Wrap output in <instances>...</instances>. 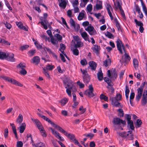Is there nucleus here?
I'll return each instance as SVG.
<instances>
[{"label": "nucleus", "mask_w": 147, "mask_h": 147, "mask_svg": "<svg viewBox=\"0 0 147 147\" xmlns=\"http://www.w3.org/2000/svg\"><path fill=\"white\" fill-rule=\"evenodd\" d=\"M137 91L138 94L136 96V99L137 101H138L141 98L142 95V92L143 91L138 89L137 90Z\"/></svg>", "instance_id": "nucleus-20"}, {"label": "nucleus", "mask_w": 147, "mask_h": 147, "mask_svg": "<svg viewBox=\"0 0 147 147\" xmlns=\"http://www.w3.org/2000/svg\"><path fill=\"white\" fill-rule=\"evenodd\" d=\"M113 83H112L109 85L107 87V88L112 93L114 92V90L113 86Z\"/></svg>", "instance_id": "nucleus-32"}, {"label": "nucleus", "mask_w": 147, "mask_h": 147, "mask_svg": "<svg viewBox=\"0 0 147 147\" xmlns=\"http://www.w3.org/2000/svg\"><path fill=\"white\" fill-rule=\"evenodd\" d=\"M17 67L22 69H24V68L26 67V66L23 65L22 63H20L19 64L17 65Z\"/></svg>", "instance_id": "nucleus-61"}, {"label": "nucleus", "mask_w": 147, "mask_h": 147, "mask_svg": "<svg viewBox=\"0 0 147 147\" xmlns=\"http://www.w3.org/2000/svg\"><path fill=\"white\" fill-rule=\"evenodd\" d=\"M147 103V90H144L142 94V98L141 101L142 105L145 106Z\"/></svg>", "instance_id": "nucleus-5"}, {"label": "nucleus", "mask_w": 147, "mask_h": 147, "mask_svg": "<svg viewBox=\"0 0 147 147\" xmlns=\"http://www.w3.org/2000/svg\"><path fill=\"white\" fill-rule=\"evenodd\" d=\"M112 123L113 124L114 127L115 128H116L117 125H119L121 123L124 125H126V121L125 120H123L119 117L113 118Z\"/></svg>", "instance_id": "nucleus-1"}, {"label": "nucleus", "mask_w": 147, "mask_h": 147, "mask_svg": "<svg viewBox=\"0 0 147 147\" xmlns=\"http://www.w3.org/2000/svg\"><path fill=\"white\" fill-rule=\"evenodd\" d=\"M65 88H67L66 92L67 93L69 96L71 97V90L70 87L67 88V87H65Z\"/></svg>", "instance_id": "nucleus-48"}, {"label": "nucleus", "mask_w": 147, "mask_h": 147, "mask_svg": "<svg viewBox=\"0 0 147 147\" xmlns=\"http://www.w3.org/2000/svg\"><path fill=\"white\" fill-rule=\"evenodd\" d=\"M92 5L91 4H89L86 7V9L89 12L92 11Z\"/></svg>", "instance_id": "nucleus-56"}, {"label": "nucleus", "mask_w": 147, "mask_h": 147, "mask_svg": "<svg viewBox=\"0 0 147 147\" xmlns=\"http://www.w3.org/2000/svg\"><path fill=\"white\" fill-rule=\"evenodd\" d=\"M63 82L65 84L68 83L70 84L71 82H72V81L68 78H65Z\"/></svg>", "instance_id": "nucleus-54"}, {"label": "nucleus", "mask_w": 147, "mask_h": 147, "mask_svg": "<svg viewBox=\"0 0 147 147\" xmlns=\"http://www.w3.org/2000/svg\"><path fill=\"white\" fill-rule=\"evenodd\" d=\"M47 33L49 36L51 38V42L54 45L57 44V39L55 38L52 35L51 32L50 30H48L47 31Z\"/></svg>", "instance_id": "nucleus-9"}, {"label": "nucleus", "mask_w": 147, "mask_h": 147, "mask_svg": "<svg viewBox=\"0 0 147 147\" xmlns=\"http://www.w3.org/2000/svg\"><path fill=\"white\" fill-rule=\"evenodd\" d=\"M20 74L24 76L26 74L27 72L24 69H21V70L20 71Z\"/></svg>", "instance_id": "nucleus-51"}, {"label": "nucleus", "mask_w": 147, "mask_h": 147, "mask_svg": "<svg viewBox=\"0 0 147 147\" xmlns=\"http://www.w3.org/2000/svg\"><path fill=\"white\" fill-rule=\"evenodd\" d=\"M117 111L119 112V115L120 117H123L124 115L123 111V109H118Z\"/></svg>", "instance_id": "nucleus-42"}, {"label": "nucleus", "mask_w": 147, "mask_h": 147, "mask_svg": "<svg viewBox=\"0 0 147 147\" xmlns=\"http://www.w3.org/2000/svg\"><path fill=\"white\" fill-rule=\"evenodd\" d=\"M133 63L135 68L136 69L138 66V61L136 59H134L133 60Z\"/></svg>", "instance_id": "nucleus-36"}, {"label": "nucleus", "mask_w": 147, "mask_h": 147, "mask_svg": "<svg viewBox=\"0 0 147 147\" xmlns=\"http://www.w3.org/2000/svg\"><path fill=\"white\" fill-rule=\"evenodd\" d=\"M16 24L19 28L21 29V28H22L23 25L22 22H16Z\"/></svg>", "instance_id": "nucleus-64"}, {"label": "nucleus", "mask_w": 147, "mask_h": 147, "mask_svg": "<svg viewBox=\"0 0 147 147\" xmlns=\"http://www.w3.org/2000/svg\"><path fill=\"white\" fill-rule=\"evenodd\" d=\"M127 123L128 126H129L131 130L134 129L135 127L134 126L133 122L132 120L127 121Z\"/></svg>", "instance_id": "nucleus-30"}, {"label": "nucleus", "mask_w": 147, "mask_h": 147, "mask_svg": "<svg viewBox=\"0 0 147 147\" xmlns=\"http://www.w3.org/2000/svg\"><path fill=\"white\" fill-rule=\"evenodd\" d=\"M26 124L25 123H22L19 127V132L20 133H23L25 130L26 128Z\"/></svg>", "instance_id": "nucleus-23"}, {"label": "nucleus", "mask_w": 147, "mask_h": 147, "mask_svg": "<svg viewBox=\"0 0 147 147\" xmlns=\"http://www.w3.org/2000/svg\"><path fill=\"white\" fill-rule=\"evenodd\" d=\"M98 2L99 4H96V8L97 10L101 9L102 8V1H99Z\"/></svg>", "instance_id": "nucleus-34"}, {"label": "nucleus", "mask_w": 147, "mask_h": 147, "mask_svg": "<svg viewBox=\"0 0 147 147\" xmlns=\"http://www.w3.org/2000/svg\"><path fill=\"white\" fill-rule=\"evenodd\" d=\"M124 52L125 53L124 55L122 56L121 59L120 61L121 63H125L124 65H125L126 64H127L130 60L131 58L128 54L127 53L125 49H124Z\"/></svg>", "instance_id": "nucleus-2"}, {"label": "nucleus", "mask_w": 147, "mask_h": 147, "mask_svg": "<svg viewBox=\"0 0 147 147\" xmlns=\"http://www.w3.org/2000/svg\"><path fill=\"white\" fill-rule=\"evenodd\" d=\"M111 104L116 107H123V106L118 102V100L116 99V97H112L111 98Z\"/></svg>", "instance_id": "nucleus-7"}, {"label": "nucleus", "mask_w": 147, "mask_h": 147, "mask_svg": "<svg viewBox=\"0 0 147 147\" xmlns=\"http://www.w3.org/2000/svg\"><path fill=\"white\" fill-rule=\"evenodd\" d=\"M10 82L14 85L19 86L22 87L23 86V85L22 84L13 79L11 78Z\"/></svg>", "instance_id": "nucleus-17"}, {"label": "nucleus", "mask_w": 147, "mask_h": 147, "mask_svg": "<svg viewBox=\"0 0 147 147\" xmlns=\"http://www.w3.org/2000/svg\"><path fill=\"white\" fill-rule=\"evenodd\" d=\"M88 89L86 90L84 94L88 96L90 98L93 97L94 96V94L93 93V88L92 85H90L88 87Z\"/></svg>", "instance_id": "nucleus-3"}, {"label": "nucleus", "mask_w": 147, "mask_h": 147, "mask_svg": "<svg viewBox=\"0 0 147 147\" xmlns=\"http://www.w3.org/2000/svg\"><path fill=\"white\" fill-rule=\"evenodd\" d=\"M129 92L130 90L129 89V87L127 85H126L125 86V95L126 98L127 100L128 99L129 94Z\"/></svg>", "instance_id": "nucleus-31"}, {"label": "nucleus", "mask_w": 147, "mask_h": 147, "mask_svg": "<svg viewBox=\"0 0 147 147\" xmlns=\"http://www.w3.org/2000/svg\"><path fill=\"white\" fill-rule=\"evenodd\" d=\"M66 136L69 138L70 140H72V141L76 139L75 136L73 134H70L68 133Z\"/></svg>", "instance_id": "nucleus-35"}, {"label": "nucleus", "mask_w": 147, "mask_h": 147, "mask_svg": "<svg viewBox=\"0 0 147 147\" xmlns=\"http://www.w3.org/2000/svg\"><path fill=\"white\" fill-rule=\"evenodd\" d=\"M1 77L4 80H5L8 81V82H10L11 80V78L4 76H1Z\"/></svg>", "instance_id": "nucleus-44"}, {"label": "nucleus", "mask_w": 147, "mask_h": 147, "mask_svg": "<svg viewBox=\"0 0 147 147\" xmlns=\"http://www.w3.org/2000/svg\"><path fill=\"white\" fill-rule=\"evenodd\" d=\"M83 81L85 83L88 84L90 81V78L88 74L83 76Z\"/></svg>", "instance_id": "nucleus-25"}, {"label": "nucleus", "mask_w": 147, "mask_h": 147, "mask_svg": "<svg viewBox=\"0 0 147 147\" xmlns=\"http://www.w3.org/2000/svg\"><path fill=\"white\" fill-rule=\"evenodd\" d=\"M53 127L56 128L59 131L61 132L65 136L67 135L68 133L64 130L63 128H62L60 126L58 125L57 124H55L53 125Z\"/></svg>", "instance_id": "nucleus-11"}, {"label": "nucleus", "mask_w": 147, "mask_h": 147, "mask_svg": "<svg viewBox=\"0 0 147 147\" xmlns=\"http://www.w3.org/2000/svg\"><path fill=\"white\" fill-rule=\"evenodd\" d=\"M23 120V116L21 114H19L18 118L16 120L17 123L20 124Z\"/></svg>", "instance_id": "nucleus-24"}, {"label": "nucleus", "mask_w": 147, "mask_h": 147, "mask_svg": "<svg viewBox=\"0 0 147 147\" xmlns=\"http://www.w3.org/2000/svg\"><path fill=\"white\" fill-rule=\"evenodd\" d=\"M72 52L73 54L77 56L79 54V51L76 48L73 49Z\"/></svg>", "instance_id": "nucleus-55"}, {"label": "nucleus", "mask_w": 147, "mask_h": 147, "mask_svg": "<svg viewBox=\"0 0 147 147\" xmlns=\"http://www.w3.org/2000/svg\"><path fill=\"white\" fill-rule=\"evenodd\" d=\"M104 80L105 82H106L108 85H109L112 83L111 82V80H110L109 78H105Z\"/></svg>", "instance_id": "nucleus-60"}, {"label": "nucleus", "mask_w": 147, "mask_h": 147, "mask_svg": "<svg viewBox=\"0 0 147 147\" xmlns=\"http://www.w3.org/2000/svg\"><path fill=\"white\" fill-rule=\"evenodd\" d=\"M68 99L66 98H64L60 100L59 102H60L62 106H64L68 101Z\"/></svg>", "instance_id": "nucleus-28"}, {"label": "nucleus", "mask_w": 147, "mask_h": 147, "mask_svg": "<svg viewBox=\"0 0 147 147\" xmlns=\"http://www.w3.org/2000/svg\"><path fill=\"white\" fill-rule=\"evenodd\" d=\"M88 64L91 67L92 70H95L96 66V64L95 62L93 61H90L89 62Z\"/></svg>", "instance_id": "nucleus-19"}, {"label": "nucleus", "mask_w": 147, "mask_h": 147, "mask_svg": "<svg viewBox=\"0 0 147 147\" xmlns=\"http://www.w3.org/2000/svg\"><path fill=\"white\" fill-rule=\"evenodd\" d=\"M81 36L86 41H88L90 42L89 39V36L88 35L86 32H83L81 34Z\"/></svg>", "instance_id": "nucleus-16"}, {"label": "nucleus", "mask_w": 147, "mask_h": 147, "mask_svg": "<svg viewBox=\"0 0 147 147\" xmlns=\"http://www.w3.org/2000/svg\"><path fill=\"white\" fill-rule=\"evenodd\" d=\"M52 134L57 138H58L60 140L64 141V140L62 139L60 136L59 133L54 129L52 132Z\"/></svg>", "instance_id": "nucleus-13"}, {"label": "nucleus", "mask_w": 147, "mask_h": 147, "mask_svg": "<svg viewBox=\"0 0 147 147\" xmlns=\"http://www.w3.org/2000/svg\"><path fill=\"white\" fill-rule=\"evenodd\" d=\"M29 47V46L28 45H25L22 46L20 47V49L23 51V50H25Z\"/></svg>", "instance_id": "nucleus-53"}, {"label": "nucleus", "mask_w": 147, "mask_h": 147, "mask_svg": "<svg viewBox=\"0 0 147 147\" xmlns=\"http://www.w3.org/2000/svg\"><path fill=\"white\" fill-rule=\"evenodd\" d=\"M36 52V50H30L28 51V53L30 55L32 56L34 55Z\"/></svg>", "instance_id": "nucleus-57"}, {"label": "nucleus", "mask_w": 147, "mask_h": 147, "mask_svg": "<svg viewBox=\"0 0 147 147\" xmlns=\"http://www.w3.org/2000/svg\"><path fill=\"white\" fill-rule=\"evenodd\" d=\"M34 44L36 46V47L38 49H41L42 48V45L39 44L36 41L34 42Z\"/></svg>", "instance_id": "nucleus-58"}, {"label": "nucleus", "mask_w": 147, "mask_h": 147, "mask_svg": "<svg viewBox=\"0 0 147 147\" xmlns=\"http://www.w3.org/2000/svg\"><path fill=\"white\" fill-rule=\"evenodd\" d=\"M33 63H35L36 65H38L40 62V59L38 56L34 57L32 59Z\"/></svg>", "instance_id": "nucleus-15"}, {"label": "nucleus", "mask_w": 147, "mask_h": 147, "mask_svg": "<svg viewBox=\"0 0 147 147\" xmlns=\"http://www.w3.org/2000/svg\"><path fill=\"white\" fill-rule=\"evenodd\" d=\"M7 57L6 58V60L12 62L15 61V59L14 57V55L13 53H7Z\"/></svg>", "instance_id": "nucleus-10"}, {"label": "nucleus", "mask_w": 147, "mask_h": 147, "mask_svg": "<svg viewBox=\"0 0 147 147\" xmlns=\"http://www.w3.org/2000/svg\"><path fill=\"white\" fill-rule=\"evenodd\" d=\"M10 124L12 127V129L13 130V132L15 135L16 138L17 139L18 138V137L17 136V133L16 130L15 126V125L13 123H10Z\"/></svg>", "instance_id": "nucleus-18"}, {"label": "nucleus", "mask_w": 147, "mask_h": 147, "mask_svg": "<svg viewBox=\"0 0 147 147\" xmlns=\"http://www.w3.org/2000/svg\"><path fill=\"white\" fill-rule=\"evenodd\" d=\"M54 67V65H51L49 64L46 66V69L51 71L52 70Z\"/></svg>", "instance_id": "nucleus-50"}, {"label": "nucleus", "mask_w": 147, "mask_h": 147, "mask_svg": "<svg viewBox=\"0 0 147 147\" xmlns=\"http://www.w3.org/2000/svg\"><path fill=\"white\" fill-rule=\"evenodd\" d=\"M97 77L99 81H101L103 79V73L101 70L98 71L97 73Z\"/></svg>", "instance_id": "nucleus-27"}, {"label": "nucleus", "mask_w": 147, "mask_h": 147, "mask_svg": "<svg viewBox=\"0 0 147 147\" xmlns=\"http://www.w3.org/2000/svg\"><path fill=\"white\" fill-rule=\"evenodd\" d=\"M34 147H45V144L41 143H38L36 144H34Z\"/></svg>", "instance_id": "nucleus-45"}, {"label": "nucleus", "mask_w": 147, "mask_h": 147, "mask_svg": "<svg viewBox=\"0 0 147 147\" xmlns=\"http://www.w3.org/2000/svg\"><path fill=\"white\" fill-rule=\"evenodd\" d=\"M142 4V7L143 10V11L144 12V13L145 14V15H146L147 17V9L146 6L144 4L143 0H140Z\"/></svg>", "instance_id": "nucleus-26"}, {"label": "nucleus", "mask_w": 147, "mask_h": 147, "mask_svg": "<svg viewBox=\"0 0 147 147\" xmlns=\"http://www.w3.org/2000/svg\"><path fill=\"white\" fill-rule=\"evenodd\" d=\"M112 76H111V78H113V80H115L117 77V72L115 71V69H114L113 71L112 72Z\"/></svg>", "instance_id": "nucleus-33"}, {"label": "nucleus", "mask_w": 147, "mask_h": 147, "mask_svg": "<svg viewBox=\"0 0 147 147\" xmlns=\"http://www.w3.org/2000/svg\"><path fill=\"white\" fill-rule=\"evenodd\" d=\"M84 16V14L82 13H80L78 16V19L81 20L83 19Z\"/></svg>", "instance_id": "nucleus-46"}, {"label": "nucleus", "mask_w": 147, "mask_h": 147, "mask_svg": "<svg viewBox=\"0 0 147 147\" xmlns=\"http://www.w3.org/2000/svg\"><path fill=\"white\" fill-rule=\"evenodd\" d=\"M59 1V5L61 7L65 9L67 5L66 0H58Z\"/></svg>", "instance_id": "nucleus-14"}, {"label": "nucleus", "mask_w": 147, "mask_h": 147, "mask_svg": "<svg viewBox=\"0 0 147 147\" xmlns=\"http://www.w3.org/2000/svg\"><path fill=\"white\" fill-rule=\"evenodd\" d=\"M8 55L7 53H5L0 51V59H5L6 58Z\"/></svg>", "instance_id": "nucleus-21"}, {"label": "nucleus", "mask_w": 147, "mask_h": 147, "mask_svg": "<svg viewBox=\"0 0 147 147\" xmlns=\"http://www.w3.org/2000/svg\"><path fill=\"white\" fill-rule=\"evenodd\" d=\"M111 62V60L110 59H106L104 61V65L106 67L108 66V63L110 64Z\"/></svg>", "instance_id": "nucleus-43"}, {"label": "nucleus", "mask_w": 147, "mask_h": 147, "mask_svg": "<svg viewBox=\"0 0 147 147\" xmlns=\"http://www.w3.org/2000/svg\"><path fill=\"white\" fill-rule=\"evenodd\" d=\"M94 27L91 26H89L87 28L85 29L88 32L89 34L90 35H93L94 34Z\"/></svg>", "instance_id": "nucleus-12"}, {"label": "nucleus", "mask_w": 147, "mask_h": 147, "mask_svg": "<svg viewBox=\"0 0 147 147\" xmlns=\"http://www.w3.org/2000/svg\"><path fill=\"white\" fill-rule=\"evenodd\" d=\"M54 36L55 37L57 38L58 40V41H57L56 42L57 44L56 45H57L58 43V41H60L62 40V36L61 35L58 34H55L54 35Z\"/></svg>", "instance_id": "nucleus-38"}, {"label": "nucleus", "mask_w": 147, "mask_h": 147, "mask_svg": "<svg viewBox=\"0 0 147 147\" xmlns=\"http://www.w3.org/2000/svg\"><path fill=\"white\" fill-rule=\"evenodd\" d=\"M69 23L71 26L73 27L75 29H76L75 23L72 19L71 18L70 19Z\"/></svg>", "instance_id": "nucleus-41"}, {"label": "nucleus", "mask_w": 147, "mask_h": 147, "mask_svg": "<svg viewBox=\"0 0 147 147\" xmlns=\"http://www.w3.org/2000/svg\"><path fill=\"white\" fill-rule=\"evenodd\" d=\"M83 45V43L81 41V40L78 42H74V47L75 48L82 47Z\"/></svg>", "instance_id": "nucleus-22"}, {"label": "nucleus", "mask_w": 147, "mask_h": 147, "mask_svg": "<svg viewBox=\"0 0 147 147\" xmlns=\"http://www.w3.org/2000/svg\"><path fill=\"white\" fill-rule=\"evenodd\" d=\"M80 63L83 66L86 65L87 64V62L85 59L81 60L80 61Z\"/></svg>", "instance_id": "nucleus-62"}, {"label": "nucleus", "mask_w": 147, "mask_h": 147, "mask_svg": "<svg viewBox=\"0 0 147 147\" xmlns=\"http://www.w3.org/2000/svg\"><path fill=\"white\" fill-rule=\"evenodd\" d=\"M142 124V122L141 120L140 119H138L137 120L136 123L135 124L137 125V127H141V125Z\"/></svg>", "instance_id": "nucleus-40"}, {"label": "nucleus", "mask_w": 147, "mask_h": 147, "mask_svg": "<svg viewBox=\"0 0 147 147\" xmlns=\"http://www.w3.org/2000/svg\"><path fill=\"white\" fill-rule=\"evenodd\" d=\"M31 119L34 122L40 131L44 129L41 123L38 119H34L32 118H31Z\"/></svg>", "instance_id": "nucleus-8"}, {"label": "nucleus", "mask_w": 147, "mask_h": 147, "mask_svg": "<svg viewBox=\"0 0 147 147\" xmlns=\"http://www.w3.org/2000/svg\"><path fill=\"white\" fill-rule=\"evenodd\" d=\"M0 43L5 45H10L9 42L2 38H1L0 41Z\"/></svg>", "instance_id": "nucleus-29"}, {"label": "nucleus", "mask_w": 147, "mask_h": 147, "mask_svg": "<svg viewBox=\"0 0 147 147\" xmlns=\"http://www.w3.org/2000/svg\"><path fill=\"white\" fill-rule=\"evenodd\" d=\"M23 145V143L22 141H19L17 142V147H22Z\"/></svg>", "instance_id": "nucleus-63"}, {"label": "nucleus", "mask_w": 147, "mask_h": 147, "mask_svg": "<svg viewBox=\"0 0 147 147\" xmlns=\"http://www.w3.org/2000/svg\"><path fill=\"white\" fill-rule=\"evenodd\" d=\"M116 42L118 50L119 51L120 53L123 54V52L122 50L121 47L123 51L124 49H125L123 44L119 38L117 39Z\"/></svg>", "instance_id": "nucleus-4"}, {"label": "nucleus", "mask_w": 147, "mask_h": 147, "mask_svg": "<svg viewBox=\"0 0 147 147\" xmlns=\"http://www.w3.org/2000/svg\"><path fill=\"white\" fill-rule=\"evenodd\" d=\"M100 98L101 99H104L105 101H107L108 99V97L103 94L100 95Z\"/></svg>", "instance_id": "nucleus-47"}, {"label": "nucleus", "mask_w": 147, "mask_h": 147, "mask_svg": "<svg viewBox=\"0 0 147 147\" xmlns=\"http://www.w3.org/2000/svg\"><path fill=\"white\" fill-rule=\"evenodd\" d=\"M5 26L8 29H10L11 27V25L9 23H8L7 22H5L4 23Z\"/></svg>", "instance_id": "nucleus-59"}, {"label": "nucleus", "mask_w": 147, "mask_h": 147, "mask_svg": "<svg viewBox=\"0 0 147 147\" xmlns=\"http://www.w3.org/2000/svg\"><path fill=\"white\" fill-rule=\"evenodd\" d=\"M105 35L107 36L109 38H111L112 37H113V35L110 32L108 31H107L105 33Z\"/></svg>", "instance_id": "nucleus-52"}, {"label": "nucleus", "mask_w": 147, "mask_h": 147, "mask_svg": "<svg viewBox=\"0 0 147 147\" xmlns=\"http://www.w3.org/2000/svg\"><path fill=\"white\" fill-rule=\"evenodd\" d=\"M94 52L98 54V51L100 50V47L98 46L97 45H94Z\"/></svg>", "instance_id": "nucleus-37"}, {"label": "nucleus", "mask_w": 147, "mask_h": 147, "mask_svg": "<svg viewBox=\"0 0 147 147\" xmlns=\"http://www.w3.org/2000/svg\"><path fill=\"white\" fill-rule=\"evenodd\" d=\"M40 19L41 21L39 22V23H40L43 26V28L45 30L47 29V25H48L49 23L48 22L46 18L43 19V17H41Z\"/></svg>", "instance_id": "nucleus-6"}, {"label": "nucleus", "mask_w": 147, "mask_h": 147, "mask_svg": "<svg viewBox=\"0 0 147 147\" xmlns=\"http://www.w3.org/2000/svg\"><path fill=\"white\" fill-rule=\"evenodd\" d=\"M43 119H44L46 121H48L49 123H50L51 125H52L53 126L55 124V123L53 121H51L50 119H49L48 118L46 117L45 116H44L43 117Z\"/></svg>", "instance_id": "nucleus-39"}, {"label": "nucleus", "mask_w": 147, "mask_h": 147, "mask_svg": "<svg viewBox=\"0 0 147 147\" xmlns=\"http://www.w3.org/2000/svg\"><path fill=\"white\" fill-rule=\"evenodd\" d=\"M135 22L137 25L138 26H143V24L141 21H138L137 19H135Z\"/></svg>", "instance_id": "nucleus-49"}]
</instances>
